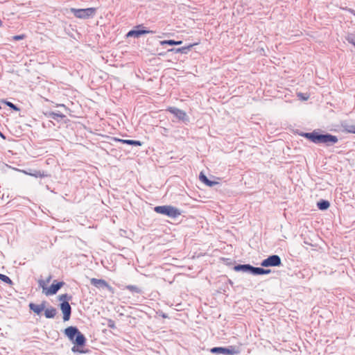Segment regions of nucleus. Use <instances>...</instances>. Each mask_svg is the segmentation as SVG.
Masks as SVG:
<instances>
[{"label":"nucleus","mask_w":355,"mask_h":355,"mask_svg":"<svg viewBox=\"0 0 355 355\" xmlns=\"http://www.w3.org/2000/svg\"><path fill=\"white\" fill-rule=\"evenodd\" d=\"M72 297L71 295H69L68 294H62L59 296V300L62 302H68L71 300Z\"/></svg>","instance_id":"obj_25"},{"label":"nucleus","mask_w":355,"mask_h":355,"mask_svg":"<svg viewBox=\"0 0 355 355\" xmlns=\"http://www.w3.org/2000/svg\"><path fill=\"white\" fill-rule=\"evenodd\" d=\"M28 306H29L30 310L33 311L35 313L39 315L42 313V311L45 308V302H43L40 304H36L31 302L29 304Z\"/></svg>","instance_id":"obj_13"},{"label":"nucleus","mask_w":355,"mask_h":355,"mask_svg":"<svg viewBox=\"0 0 355 355\" xmlns=\"http://www.w3.org/2000/svg\"><path fill=\"white\" fill-rule=\"evenodd\" d=\"M64 333L69 340L74 345L71 348V351L73 352L80 354L86 353V351L83 349V347L86 344V338L76 327H68L64 329Z\"/></svg>","instance_id":"obj_1"},{"label":"nucleus","mask_w":355,"mask_h":355,"mask_svg":"<svg viewBox=\"0 0 355 355\" xmlns=\"http://www.w3.org/2000/svg\"><path fill=\"white\" fill-rule=\"evenodd\" d=\"M154 33L153 31H150L148 29H146L145 27H144L141 25L137 26L135 27V29L130 31L127 33V37H139L142 35L148 34V33Z\"/></svg>","instance_id":"obj_9"},{"label":"nucleus","mask_w":355,"mask_h":355,"mask_svg":"<svg viewBox=\"0 0 355 355\" xmlns=\"http://www.w3.org/2000/svg\"><path fill=\"white\" fill-rule=\"evenodd\" d=\"M0 137L3 139H6V137L4 136V135L0 131Z\"/></svg>","instance_id":"obj_34"},{"label":"nucleus","mask_w":355,"mask_h":355,"mask_svg":"<svg viewBox=\"0 0 355 355\" xmlns=\"http://www.w3.org/2000/svg\"><path fill=\"white\" fill-rule=\"evenodd\" d=\"M342 127L344 129L345 131L349 132V133H354L355 134V125L350 124L347 122H343L342 123Z\"/></svg>","instance_id":"obj_20"},{"label":"nucleus","mask_w":355,"mask_h":355,"mask_svg":"<svg viewBox=\"0 0 355 355\" xmlns=\"http://www.w3.org/2000/svg\"><path fill=\"white\" fill-rule=\"evenodd\" d=\"M229 282H230V284H233V282H232L231 280H229Z\"/></svg>","instance_id":"obj_38"},{"label":"nucleus","mask_w":355,"mask_h":355,"mask_svg":"<svg viewBox=\"0 0 355 355\" xmlns=\"http://www.w3.org/2000/svg\"><path fill=\"white\" fill-rule=\"evenodd\" d=\"M57 311L54 307L46 309L44 311V315L46 318H53L56 315Z\"/></svg>","instance_id":"obj_18"},{"label":"nucleus","mask_w":355,"mask_h":355,"mask_svg":"<svg viewBox=\"0 0 355 355\" xmlns=\"http://www.w3.org/2000/svg\"><path fill=\"white\" fill-rule=\"evenodd\" d=\"M199 179L202 183H204L205 184H206L207 186H209V187H213L218 184L217 182L209 180L207 178V177L202 172H200V173L199 175Z\"/></svg>","instance_id":"obj_16"},{"label":"nucleus","mask_w":355,"mask_h":355,"mask_svg":"<svg viewBox=\"0 0 355 355\" xmlns=\"http://www.w3.org/2000/svg\"><path fill=\"white\" fill-rule=\"evenodd\" d=\"M125 289L130 291V292H132L133 293L141 294L142 293V290L140 288H139L138 286H135V285H128L125 286Z\"/></svg>","instance_id":"obj_22"},{"label":"nucleus","mask_w":355,"mask_h":355,"mask_svg":"<svg viewBox=\"0 0 355 355\" xmlns=\"http://www.w3.org/2000/svg\"><path fill=\"white\" fill-rule=\"evenodd\" d=\"M90 283L92 286L96 287L97 288H105L112 294L114 293V288L112 287L110 284H108V283L104 279L92 278L90 279Z\"/></svg>","instance_id":"obj_8"},{"label":"nucleus","mask_w":355,"mask_h":355,"mask_svg":"<svg viewBox=\"0 0 355 355\" xmlns=\"http://www.w3.org/2000/svg\"><path fill=\"white\" fill-rule=\"evenodd\" d=\"M302 96V93H300V94H298V96Z\"/></svg>","instance_id":"obj_37"},{"label":"nucleus","mask_w":355,"mask_h":355,"mask_svg":"<svg viewBox=\"0 0 355 355\" xmlns=\"http://www.w3.org/2000/svg\"><path fill=\"white\" fill-rule=\"evenodd\" d=\"M154 210L157 214L167 216L171 218H175L181 215L180 210L171 205L157 206Z\"/></svg>","instance_id":"obj_3"},{"label":"nucleus","mask_w":355,"mask_h":355,"mask_svg":"<svg viewBox=\"0 0 355 355\" xmlns=\"http://www.w3.org/2000/svg\"><path fill=\"white\" fill-rule=\"evenodd\" d=\"M60 306L63 313V320L64 322L69 320L71 315V307L69 302H61Z\"/></svg>","instance_id":"obj_11"},{"label":"nucleus","mask_w":355,"mask_h":355,"mask_svg":"<svg viewBox=\"0 0 355 355\" xmlns=\"http://www.w3.org/2000/svg\"><path fill=\"white\" fill-rule=\"evenodd\" d=\"M71 13L74 15V16L79 19H89L92 17L96 13V8H71L70 9Z\"/></svg>","instance_id":"obj_4"},{"label":"nucleus","mask_w":355,"mask_h":355,"mask_svg":"<svg viewBox=\"0 0 355 355\" xmlns=\"http://www.w3.org/2000/svg\"><path fill=\"white\" fill-rule=\"evenodd\" d=\"M271 270L270 269H264L260 267H254V275H262L270 273Z\"/></svg>","instance_id":"obj_19"},{"label":"nucleus","mask_w":355,"mask_h":355,"mask_svg":"<svg viewBox=\"0 0 355 355\" xmlns=\"http://www.w3.org/2000/svg\"><path fill=\"white\" fill-rule=\"evenodd\" d=\"M213 354H222L225 355H234L239 353V349L235 346H229L227 347H214L210 349Z\"/></svg>","instance_id":"obj_5"},{"label":"nucleus","mask_w":355,"mask_h":355,"mask_svg":"<svg viewBox=\"0 0 355 355\" xmlns=\"http://www.w3.org/2000/svg\"><path fill=\"white\" fill-rule=\"evenodd\" d=\"M51 279H52L51 275H49V276L46 278V280H44V281H45V282H46V284H49V283L50 282V281L51 280Z\"/></svg>","instance_id":"obj_33"},{"label":"nucleus","mask_w":355,"mask_h":355,"mask_svg":"<svg viewBox=\"0 0 355 355\" xmlns=\"http://www.w3.org/2000/svg\"><path fill=\"white\" fill-rule=\"evenodd\" d=\"M64 284V282H58L57 280H54L50 287L47 288L46 291H44V294L46 296L55 295Z\"/></svg>","instance_id":"obj_10"},{"label":"nucleus","mask_w":355,"mask_h":355,"mask_svg":"<svg viewBox=\"0 0 355 355\" xmlns=\"http://www.w3.org/2000/svg\"><path fill=\"white\" fill-rule=\"evenodd\" d=\"M8 107L15 111H19L20 108L10 101H3Z\"/></svg>","instance_id":"obj_23"},{"label":"nucleus","mask_w":355,"mask_h":355,"mask_svg":"<svg viewBox=\"0 0 355 355\" xmlns=\"http://www.w3.org/2000/svg\"><path fill=\"white\" fill-rule=\"evenodd\" d=\"M347 11L355 17V10L352 8H348Z\"/></svg>","instance_id":"obj_32"},{"label":"nucleus","mask_w":355,"mask_h":355,"mask_svg":"<svg viewBox=\"0 0 355 355\" xmlns=\"http://www.w3.org/2000/svg\"><path fill=\"white\" fill-rule=\"evenodd\" d=\"M0 279L3 282L6 283V284H8L9 285L12 284V281L10 279V278L9 277H8L6 275H3V274L0 273Z\"/></svg>","instance_id":"obj_24"},{"label":"nucleus","mask_w":355,"mask_h":355,"mask_svg":"<svg viewBox=\"0 0 355 355\" xmlns=\"http://www.w3.org/2000/svg\"><path fill=\"white\" fill-rule=\"evenodd\" d=\"M2 26V21H1V20L0 19V26Z\"/></svg>","instance_id":"obj_36"},{"label":"nucleus","mask_w":355,"mask_h":355,"mask_svg":"<svg viewBox=\"0 0 355 355\" xmlns=\"http://www.w3.org/2000/svg\"><path fill=\"white\" fill-rule=\"evenodd\" d=\"M347 40L355 46V34H349Z\"/></svg>","instance_id":"obj_28"},{"label":"nucleus","mask_w":355,"mask_h":355,"mask_svg":"<svg viewBox=\"0 0 355 355\" xmlns=\"http://www.w3.org/2000/svg\"><path fill=\"white\" fill-rule=\"evenodd\" d=\"M38 284L40 288H42V292L44 293V291H46L47 287H46V282H45L44 280L40 279L38 280Z\"/></svg>","instance_id":"obj_26"},{"label":"nucleus","mask_w":355,"mask_h":355,"mask_svg":"<svg viewBox=\"0 0 355 355\" xmlns=\"http://www.w3.org/2000/svg\"><path fill=\"white\" fill-rule=\"evenodd\" d=\"M317 207L320 210H327L330 207V203L327 200H320L317 202Z\"/></svg>","instance_id":"obj_17"},{"label":"nucleus","mask_w":355,"mask_h":355,"mask_svg":"<svg viewBox=\"0 0 355 355\" xmlns=\"http://www.w3.org/2000/svg\"><path fill=\"white\" fill-rule=\"evenodd\" d=\"M282 265V260L279 255L272 254L263 259L261 266L263 267H275Z\"/></svg>","instance_id":"obj_6"},{"label":"nucleus","mask_w":355,"mask_h":355,"mask_svg":"<svg viewBox=\"0 0 355 355\" xmlns=\"http://www.w3.org/2000/svg\"><path fill=\"white\" fill-rule=\"evenodd\" d=\"M107 326H108V327H110L111 329L116 328L114 321L111 320V319L108 320V321H107Z\"/></svg>","instance_id":"obj_30"},{"label":"nucleus","mask_w":355,"mask_h":355,"mask_svg":"<svg viewBox=\"0 0 355 355\" xmlns=\"http://www.w3.org/2000/svg\"><path fill=\"white\" fill-rule=\"evenodd\" d=\"M182 44V40H178V41H175V40H162V41H160V44L161 45H165V44H168V45H180Z\"/></svg>","instance_id":"obj_21"},{"label":"nucleus","mask_w":355,"mask_h":355,"mask_svg":"<svg viewBox=\"0 0 355 355\" xmlns=\"http://www.w3.org/2000/svg\"><path fill=\"white\" fill-rule=\"evenodd\" d=\"M162 317H163V318H167V315H166V314H163V315H162Z\"/></svg>","instance_id":"obj_35"},{"label":"nucleus","mask_w":355,"mask_h":355,"mask_svg":"<svg viewBox=\"0 0 355 355\" xmlns=\"http://www.w3.org/2000/svg\"><path fill=\"white\" fill-rule=\"evenodd\" d=\"M25 38V35H15L13 37V40H16V41H19V40H21Z\"/></svg>","instance_id":"obj_31"},{"label":"nucleus","mask_w":355,"mask_h":355,"mask_svg":"<svg viewBox=\"0 0 355 355\" xmlns=\"http://www.w3.org/2000/svg\"><path fill=\"white\" fill-rule=\"evenodd\" d=\"M254 266L250 264H237L234 266V270L236 272H247L253 275Z\"/></svg>","instance_id":"obj_12"},{"label":"nucleus","mask_w":355,"mask_h":355,"mask_svg":"<svg viewBox=\"0 0 355 355\" xmlns=\"http://www.w3.org/2000/svg\"><path fill=\"white\" fill-rule=\"evenodd\" d=\"M300 136L309 139L315 144H324L331 146L338 141V138L329 133H320L319 130H315L311 132H302Z\"/></svg>","instance_id":"obj_2"},{"label":"nucleus","mask_w":355,"mask_h":355,"mask_svg":"<svg viewBox=\"0 0 355 355\" xmlns=\"http://www.w3.org/2000/svg\"><path fill=\"white\" fill-rule=\"evenodd\" d=\"M194 44H190L186 46H182L180 48H171L168 50V52H173L175 53H182V54H187L188 52L191 49Z\"/></svg>","instance_id":"obj_14"},{"label":"nucleus","mask_w":355,"mask_h":355,"mask_svg":"<svg viewBox=\"0 0 355 355\" xmlns=\"http://www.w3.org/2000/svg\"><path fill=\"white\" fill-rule=\"evenodd\" d=\"M166 111L173 114L176 118L180 121H182L185 124H187L189 122V118L187 113L179 108L175 107H169L166 109Z\"/></svg>","instance_id":"obj_7"},{"label":"nucleus","mask_w":355,"mask_h":355,"mask_svg":"<svg viewBox=\"0 0 355 355\" xmlns=\"http://www.w3.org/2000/svg\"><path fill=\"white\" fill-rule=\"evenodd\" d=\"M50 116L53 119H58V118H64L65 116L62 113L51 112Z\"/></svg>","instance_id":"obj_27"},{"label":"nucleus","mask_w":355,"mask_h":355,"mask_svg":"<svg viewBox=\"0 0 355 355\" xmlns=\"http://www.w3.org/2000/svg\"><path fill=\"white\" fill-rule=\"evenodd\" d=\"M114 140H115L118 142L122 143V144L131 145V146H141L142 145V142L140 141H138V140L122 139H117V138H114Z\"/></svg>","instance_id":"obj_15"},{"label":"nucleus","mask_w":355,"mask_h":355,"mask_svg":"<svg viewBox=\"0 0 355 355\" xmlns=\"http://www.w3.org/2000/svg\"><path fill=\"white\" fill-rule=\"evenodd\" d=\"M30 175L35 178H42L45 176V175L40 171H35L34 173H30Z\"/></svg>","instance_id":"obj_29"}]
</instances>
